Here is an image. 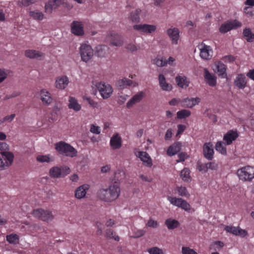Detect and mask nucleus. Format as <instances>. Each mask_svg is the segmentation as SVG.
Instances as JSON below:
<instances>
[{"instance_id":"obj_1","label":"nucleus","mask_w":254,"mask_h":254,"mask_svg":"<svg viewBox=\"0 0 254 254\" xmlns=\"http://www.w3.org/2000/svg\"><path fill=\"white\" fill-rule=\"evenodd\" d=\"M121 194L120 184L116 181L107 188L99 189L97 192L98 198L105 202H113L116 200Z\"/></svg>"},{"instance_id":"obj_2","label":"nucleus","mask_w":254,"mask_h":254,"mask_svg":"<svg viewBox=\"0 0 254 254\" xmlns=\"http://www.w3.org/2000/svg\"><path fill=\"white\" fill-rule=\"evenodd\" d=\"M55 148L60 154L71 158L76 156L77 154V151L73 147L64 141L57 143Z\"/></svg>"},{"instance_id":"obj_3","label":"nucleus","mask_w":254,"mask_h":254,"mask_svg":"<svg viewBox=\"0 0 254 254\" xmlns=\"http://www.w3.org/2000/svg\"><path fill=\"white\" fill-rule=\"evenodd\" d=\"M79 53L82 61L85 63L90 61L94 56V50L92 47L85 43L80 44Z\"/></svg>"},{"instance_id":"obj_4","label":"nucleus","mask_w":254,"mask_h":254,"mask_svg":"<svg viewBox=\"0 0 254 254\" xmlns=\"http://www.w3.org/2000/svg\"><path fill=\"white\" fill-rule=\"evenodd\" d=\"M237 175L243 181H251L254 178V167L251 166L243 167L237 171Z\"/></svg>"},{"instance_id":"obj_5","label":"nucleus","mask_w":254,"mask_h":254,"mask_svg":"<svg viewBox=\"0 0 254 254\" xmlns=\"http://www.w3.org/2000/svg\"><path fill=\"white\" fill-rule=\"evenodd\" d=\"M70 172L69 168L66 166H54L49 170V175L52 178H64Z\"/></svg>"},{"instance_id":"obj_6","label":"nucleus","mask_w":254,"mask_h":254,"mask_svg":"<svg viewBox=\"0 0 254 254\" xmlns=\"http://www.w3.org/2000/svg\"><path fill=\"white\" fill-rule=\"evenodd\" d=\"M32 214L35 218L43 221H50L54 218L52 211L47 209L45 210L42 208L34 209Z\"/></svg>"},{"instance_id":"obj_7","label":"nucleus","mask_w":254,"mask_h":254,"mask_svg":"<svg viewBox=\"0 0 254 254\" xmlns=\"http://www.w3.org/2000/svg\"><path fill=\"white\" fill-rule=\"evenodd\" d=\"M167 199L173 205L181 208L186 211H190L191 209L190 204L182 198L169 196L167 197Z\"/></svg>"},{"instance_id":"obj_8","label":"nucleus","mask_w":254,"mask_h":254,"mask_svg":"<svg viewBox=\"0 0 254 254\" xmlns=\"http://www.w3.org/2000/svg\"><path fill=\"white\" fill-rule=\"evenodd\" d=\"M198 48L200 52L199 56L202 59L208 61L212 58L213 52L212 48L210 46L201 43L198 46Z\"/></svg>"},{"instance_id":"obj_9","label":"nucleus","mask_w":254,"mask_h":254,"mask_svg":"<svg viewBox=\"0 0 254 254\" xmlns=\"http://www.w3.org/2000/svg\"><path fill=\"white\" fill-rule=\"evenodd\" d=\"M96 86L101 96L104 99L109 98L113 93L112 87L109 84L99 82L96 84Z\"/></svg>"},{"instance_id":"obj_10","label":"nucleus","mask_w":254,"mask_h":254,"mask_svg":"<svg viewBox=\"0 0 254 254\" xmlns=\"http://www.w3.org/2000/svg\"><path fill=\"white\" fill-rule=\"evenodd\" d=\"M166 33L171 40L172 45H178L180 38V31L179 28L171 26L166 30Z\"/></svg>"},{"instance_id":"obj_11","label":"nucleus","mask_w":254,"mask_h":254,"mask_svg":"<svg viewBox=\"0 0 254 254\" xmlns=\"http://www.w3.org/2000/svg\"><path fill=\"white\" fill-rule=\"evenodd\" d=\"M107 42L114 46L121 47L123 45L124 41L122 37L114 32H110L106 36Z\"/></svg>"},{"instance_id":"obj_12","label":"nucleus","mask_w":254,"mask_h":254,"mask_svg":"<svg viewBox=\"0 0 254 254\" xmlns=\"http://www.w3.org/2000/svg\"><path fill=\"white\" fill-rule=\"evenodd\" d=\"M71 33L77 36H82L84 35V26L82 22L74 20L70 24Z\"/></svg>"},{"instance_id":"obj_13","label":"nucleus","mask_w":254,"mask_h":254,"mask_svg":"<svg viewBox=\"0 0 254 254\" xmlns=\"http://www.w3.org/2000/svg\"><path fill=\"white\" fill-rule=\"evenodd\" d=\"M134 30L139 32L140 33L151 34L156 30V26L152 24H136L133 26Z\"/></svg>"},{"instance_id":"obj_14","label":"nucleus","mask_w":254,"mask_h":254,"mask_svg":"<svg viewBox=\"0 0 254 254\" xmlns=\"http://www.w3.org/2000/svg\"><path fill=\"white\" fill-rule=\"evenodd\" d=\"M241 26V23L237 20L227 21L222 24L219 28L221 33H226L230 30Z\"/></svg>"},{"instance_id":"obj_15","label":"nucleus","mask_w":254,"mask_h":254,"mask_svg":"<svg viewBox=\"0 0 254 254\" xmlns=\"http://www.w3.org/2000/svg\"><path fill=\"white\" fill-rule=\"evenodd\" d=\"M13 159V154H8L7 156H0V171L7 170L12 165Z\"/></svg>"},{"instance_id":"obj_16","label":"nucleus","mask_w":254,"mask_h":254,"mask_svg":"<svg viewBox=\"0 0 254 254\" xmlns=\"http://www.w3.org/2000/svg\"><path fill=\"white\" fill-rule=\"evenodd\" d=\"M69 83V78L67 76L61 75L56 78L55 86L57 89L62 90L67 86Z\"/></svg>"},{"instance_id":"obj_17","label":"nucleus","mask_w":254,"mask_h":254,"mask_svg":"<svg viewBox=\"0 0 254 254\" xmlns=\"http://www.w3.org/2000/svg\"><path fill=\"white\" fill-rule=\"evenodd\" d=\"M136 155L142 162L143 164L145 167L151 168L152 166V160L148 153L145 151H140L137 152Z\"/></svg>"},{"instance_id":"obj_18","label":"nucleus","mask_w":254,"mask_h":254,"mask_svg":"<svg viewBox=\"0 0 254 254\" xmlns=\"http://www.w3.org/2000/svg\"><path fill=\"white\" fill-rule=\"evenodd\" d=\"M215 68L214 71L221 78H226L227 66L222 61L216 62L214 64Z\"/></svg>"},{"instance_id":"obj_19","label":"nucleus","mask_w":254,"mask_h":254,"mask_svg":"<svg viewBox=\"0 0 254 254\" xmlns=\"http://www.w3.org/2000/svg\"><path fill=\"white\" fill-rule=\"evenodd\" d=\"M200 102V98H186L181 100V106L184 108H192L196 105H198Z\"/></svg>"},{"instance_id":"obj_20","label":"nucleus","mask_w":254,"mask_h":254,"mask_svg":"<svg viewBox=\"0 0 254 254\" xmlns=\"http://www.w3.org/2000/svg\"><path fill=\"white\" fill-rule=\"evenodd\" d=\"M225 230L228 233L242 237H245L248 234L246 230L242 229L239 227H236L232 226H227L225 228Z\"/></svg>"},{"instance_id":"obj_21","label":"nucleus","mask_w":254,"mask_h":254,"mask_svg":"<svg viewBox=\"0 0 254 254\" xmlns=\"http://www.w3.org/2000/svg\"><path fill=\"white\" fill-rule=\"evenodd\" d=\"M110 145L113 150L120 149L122 145V139L118 133L114 134L110 138Z\"/></svg>"},{"instance_id":"obj_22","label":"nucleus","mask_w":254,"mask_h":254,"mask_svg":"<svg viewBox=\"0 0 254 254\" xmlns=\"http://www.w3.org/2000/svg\"><path fill=\"white\" fill-rule=\"evenodd\" d=\"M41 100L44 105H50L52 101L53 98L51 94L46 89H42L40 91Z\"/></svg>"},{"instance_id":"obj_23","label":"nucleus","mask_w":254,"mask_h":254,"mask_svg":"<svg viewBox=\"0 0 254 254\" xmlns=\"http://www.w3.org/2000/svg\"><path fill=\"white\" fill-rule=\"evenodd\" d=\"M204 77L206 82L210 86L214 87L216 85V76L211 73L207 68L204 69Z\"/></svg>"},{"instance_id":"obj_24","label":"nucleus","mask_w":254,"mask_h":254,"mask_svg":"<svg viewBox=\"0 0 254 254\" xmlns=\"http://www.w3.org/2000/svg\"><path fill=\"white\" fill-rule=\"evenodd\" d=\"M204 156L209 160H211L213 158L214 150L211 143H205L203 147Z\"/></svg>"},{"instance_id":"obj_25","label":"nucleus","mask_w":254,"mask_h":254,"mask_svg":"<svg viewBox=\"0 0 254 254\" xmlns=\"http://www.w3.org/2000/svg\"><path fill=\"white\" fill-rule=\"evenodd\" d=\"M238 136L239 134L237 131L230 130L224 135L223 140L227 145H230Z\"/></svg>"},{"instance_id":"obj_26","label":"nucleus","mask_w":254,"mask_h":254,"mask_svg":"<svg viewBox=\"0 0 254 254\" xmlns=\"http://www.w3.org/2000/svg\"><path fill=\"white\" fill-rule=\"evenodd\" d=\"M89 189V186L84 184L78 187L75 191V197L78 199L84 198Z\"/></svg>"},{"instance_id":"obj_27","label":"nucleus","mask_w":254,"mask_h":254,"mask_svg":"<svg viewBox=\"0 0 254 254\" xmlns=\"http://www.w3.org/2000/svg\"><path fill=\"white\" fill-rule=\"evenodd\" d=\"M133 85L134 87L137 85L136 82L133 81L127 78H124L117 81L116 83L117 86L121 89L127 88L128 86Z\"/></svg>"},{"instance_id":"obj_28","label":"nucleus","mask_w":254,"mask_h":254,"mask_svg":"<svg viewBox=\"0 0 254 254\" xmlns=\"http://www.w3.org/2000/svg\"><path fill=\"white\" fill-rule=\"evenodd\" d=\"M28 13L30 18L36 21H40L45 18L44 14L38 9H30Z\"/></svg>"},{"instance_id":"obj_29","label":"nucleus","mask_w":254,"mask_h":254,"mask_svg":"<svg viewBox=\"0 0 254 254\" xmlns=\"http://www.w3.org/2000/svg\"><path fill=\"white\" fill-rule=\"evenodd\" d=\"M234 85L239 89H244L247 84L246 77L243 74H238L234 81Z\"/></svg>"},{"instance_id":"obj_30","label":"nucleus","mask_w":254,"mask_h":254,"mask_svg":"<svg viewBox=\"0 0 254 254\" xmlns=\"http://www.w3.org/2000/svg\"><path fill=\"white\" fill-rule=\"evenodd\" d=\"M144 93L142 91L139 92L134 95L127 104V108L132 107L133 105L139 103L143 98Z\"/></svg>"},{"instance_id":"obj_31","label":"nucleus","mask_w":254,"mask_h":254,"mask_svg":"<svg viewBox=\"0 0 254 254\" xmlns=\"http://www.w3.org/2000/svg\"><path fill=\"white\" fill-rule=\"evenodd\" d=\"M109 51V48L105 45H99L96 47L95 50V55L100 58L106 57Z\"/></svg>"},{"instance_id":"obj_32","label":"nucleus","mask_w":254,"mask_h":254,"mask_svg":"<svg viewBox=\"0 0 254 254\" xmlns=\"http://www.w3.org/2000/svg\"><path fill=\"white\" fill-rule=\"evenodd\" d=\"M175 81L178 86L182 88H187L190 84L189 79L185 76H177L175 78Z\"/></svg>"},{"instance_id":"obj_33","label":"nucleus","mask_w":254,"mask_h":254,"mask_svg":"<svg viewBox=\"0 0 254 254\" xmlns=\"http://www.w3.org/2000/svg\"><path fill=\"white\" fill-rule=\"evenodd\" d=\"M159 85L164 91H170L172 89L171 84L166 82L165 77L162 74H160L158 77Z\"/></svg>"},{"instance_id":"obj_34","label":"nucleus","mask_w":254,"mask_h":254,"mask_svg":"<svg viewBox=\"0 0 254 254\" xmlns=\"http://www.w3.org/2000/svg\"><path fill=\"white\" fill-rule=\"evenodd\" d=\"M25 55L29 59H40L43 57L44 54L38 51L34 50H27L25 51Z\"/></svg>"},{"instance_id":"obj_35","label":"nucleus","mask_w":254,"mask_h":254,"mask_svg":"<svg viewBox=\"0 0 254 254\" xmlns=\"http://www.w3.org/2000/svg\"><path fill=\"white\" fill-rule=\"evenodd\" d=\"M141 11V10L140 8H137L135 10L131 11L128 15V20L133 23L139 22L140 20L139 15Z\"/></svg>"},{"instance_id":"obj_36","label":"nucleus","mask_w":254,"mask_h":254,"mask_svg":"<svg viewBox=\"0 0 254 254\" xmlns=\"http://www.w3.org/2000/svg\"><path fill=\"white\" fill-rule=\"evenodd\" d=\"M68 102V107L69 109H72L76 112H78L81 110V107L75 98L69 97Z\"/></svg>"},{"instance_id":"obj_37","label":"nucleus","mask_w":254,"mask_h":254,"mask_svg":"<svg viewBox=\"0 0 254 254\" xmlns=\"http://www.w3.org/2000/svg\"><path fill=\"white\" fill-rule=\"evenodd\" d=\"M181 149V144L179 142L170 146L167 150V154L169 156H173L180 152Z\"/></svg>"},{"instance_id":"obj_38","label":"nucleus","mask_w":254,"mask_h":254,"mask_svg":"<svg viewBox=\"0 0 254 254\" xmlns=\"http://www.w3.org/2000/svg\"><path fill=\"white\" fill-rule=\"evenodd\" d=\"M36 160L40 163H50L53 162L55 158L50 154L39 155L37 156Z\"/></svg>"},{"instance_id":"obj_39","label":"nucleus","mask_w":254,"mask_h":254,"mask_svg":"<svg viewBox=\"0 0 254 254\" xmlns=\"http://www.w3.org/2000/svg\"><path fill=\"white\" fill-rule=\"evenodd\" d=\"M165 225L168 229L173 230L178 227L180 225V223L175 219L169 218L166 220Z\"/></svg>"},{"instance_id":"obj_40","label":"nucleus","mask_w":254,"mask_h":254,"mask_svg":"<svg viewBox=\"0 0 254 254\" xmlns=\"http://www.w3.org/2000/svg\"><path fill=\"white\" fill-rule=\"evenodd\" d=\"M226 145L225 142L218 141L215 145V149L221 154L226 155L227 154Z\"/></svg>"},{"instance_id":"obj_41","label":"nucleus","mask_w":254,"mask_h":254,"mask_svg":"<svg viewBox=\"0 0 254 254\" xmlns=\"http://www.w3.org/2000/svg\"><path fill=\"white\" fill-rule=\"evenodd\" d=\"M243 35L247 42H253L254 41V33L252 32L250 28L244 29Z\"/></svg>"},{"instance_id":"obj_42","label":"nucleus","mask_w":254,"mask_h":254,"mask_svg":"<svg viewBox=\"0 0 254 254\" xmlns=\"http://www.w3.org/2000/svg\"><path fill=\"white\" fill-rule=\"evenodd\" d=\"M180 177L185 182H189L191 180L190 171L187 168H185L180 172Z\"/></svg>"},{"instance_id":"obj_43","label":"nucleus","mask_w":254,"mask_h":254,"mask_svg":"<svg viewBox=\"0 0 254 254\" xmlns=\"http://www.w3.org/2000/svg\"><path fill=\"white\" fill-rule=\"evenodd\" d=\"M9 146L5 142H0V153L3 156H7L8 154H13L8 151Z\"/></svg>"},{"instance_id":"obj_44","label":"nucleus","mask_w":254,"mask_h":254,"mask_svg":"<svg viewBox=\"0 0 254 254\" xmlns=\"http://www.w3.org/2000/svg\"><path fill=\"white\" fill-rule=\"evenodd\" d=\"M176 190L178 192L180 196H185L186 197H188L190 196L189 192L185 187H177L176 188Z\"/></svg>"},{"instance_id":"obj_45","label":"nucleus","mask_w":254,"mask_h":254,"mask_svg":"<svg viewBox=\"0 0 254 254\" xmlns=\"http://www.w3.org/2000/svg\"><path fill=\"white\" fill-rule=\"evenodd\" d=\"M36 0H21L17 2V4L20 7H27L35 3Z\"/></svg>"},{"instance_id":"obj_46","label":"nucleus","mask_w":254,"mask_h":254,"mask_svg":"<svg viewBox=\"0 0 254 254\" xmlns=\"http://www.w3.org/2000/svg\"><path fill=\"white\" fill-rule=\"evenodd\" d=\"M105 236L107 238L110 239H113L117 241H119L120 240L119 237L116 235L115 233L112 229H107Z\"/></svg>"},{"instance_id":"obj_47","label":"nucleus","mask_w":254,"mask_h":254,"mask_svg":"<svg viewBox=\"0 0 254 254\" xmlns=\"http://www.w3.org/2000/svg\"><path fill=\"white\" fill-rule=\"evenodd\" d=\"M177 114L178 118L182 119L189 117L191 112L189 110L184 109L178 111Z\"/></svg>"},{"instance_id":"obj_48","label":"nucleus","mask_w":254,"mask_h":254,"mask_svg":"<svg viewBox=\"0 0 254 254\" xmlns=\"http://www.w3.org/2000/svg\"><path fill=\"white\" fill-rule=\"evenodd\" d=\"M154 64L158 67H162L167 65V62L163 58H156L154 60Z\"/></svg>"},{"instance_id":"obj_49","label":"nucleus","mask_w":254,"mask_h":254,"mask_svg":"<svg viewBox=\"0 0 254 254\" xmlns=\"http://www.w3.org/2000/svg\"><path fill=\"white\" fill-rule=\"evenodd\" d=\"M56 7L50 1H48V3L45 5V12L48 13H51L53 9H56Z\"/></svg>"},{"instance_id":"obj_50","label":"nucleus","mask_w":254,"mask_h":254,"mask_svg":"<svg viewBox=\"0 0 254 254\" xmlns=\"http://www.w3.org/2000/svg\"><path fill=\"white\" fill-rule=\"evenodd\" d=\"M6 240L10 244H15L18 240V237L16 234H11L6 236Z\"/></svg>"},{"instance_id":"obj_51","label":"nucleus","mask_w":254,"mask_h":254,"mask_svg":"<svg viewBox=\"0 0 254 254\" xmlns=\"http://www.w3.org/2000/svg\"><path fill=\"white\" fill-rule=\"evenodd\" d=\"M182 253L183 254H197L194 250L187 247H182Z\"/></svg>"},{"instance_id":"obj_52","label":"nucleus","mask_w":254,"mask_h":254,"mask_svg":"<svg viewBox=\"0 0 254 254\" xmlns=\"http://www.w3.org/2000/svg\"><path fill=\"white\" fill-rule=\"evenodd\" d=\"M146 231L142 229L136 230L133 232V235L132 236L134 238H138L143 236Z\"/></svg>"},{"instance_id":"obj_53","label":"nucleus","mask_w":254,"mask_h":254,"mask_svg":"<svg viewBox=\"0 0 254 254\" xmlns=\"http://www.w3.org/2000/svg\"><path fill=\"white\" fill-rule=\"evenodd\" d=\"M150 254H163L161 249L158 247H153L148 250Z\"/></svg>"},{"instance_id":"obj_54","label":"nucleus","mask_w":254,"mask_h":254,"mask_svg":"<svg viewBox=\"0 0 254 254\" xmlns=\"http://www.w3.org/2000/svg\"><path fill=\"white\" fill-rule=\"evenodd\" d=\"M90 131L93 133L99 134L100 133L101 130L99 127L92 124L90 126Z\"/></svg>"},{"instance_id":"obj_55","label":"nucleus","mask_w":254,"mask_h":254,"mask_svg":"<svg viewBox=\"0 0 254 254\" xmlns=\"http://www.w3.org/2000/svg\"><path fill=\"white\" fill-rule=\"evenodd\" d=\"M147 227L151 228H157L158 226L157 222L153 219H150L146 224Z\"/></svg>"},{"instance_id":"obj_56","label":"nucleus","mask_w":254,"mask_h":254,"mask_svg":"<svg viewBox=\"0 0 254 254\" xmlns=\"http://www.w3.org/2000/svg\"><path fill=\"white\" fill-rule=\"evenodd\" d=\"M235 60V58L232 55H227L221 58V60L225 63H231L234 61Z\"/></svg>"},{"instance_id":"obj_57","label":"nucleus","mask_w":254,"mask_h":254,"mask_svg":"<svg viewBox=\"0 0 254 254\" xmlns=\"http://www.w3.org/2000/svg\"><path fill=\"white\" fill-rule=\"evenodd\" d=\"M126 48L131 52L136 51L138 49V47L134 43L128 44Z\"/></svg>"},{"instance_id":"obj_58","label":"nucleus","mask_w":254,"mask_h":254,"mask_svg":"<svg viewBox=\"0 0 254 254\" xmlns=\"http://www.w3.org/2000/svg\"><path fill=\"white\" fill-rule=\"evenodd\" d=\"M84 99L86 100L88 102V104L93 108H97L98 103L96 102L88 97L84 98Z\"/></svg>"},{"instance_id":"obj_59","label":"nucleus","mask_w":254,"mask_h":254,"mask_svg":"<svg viewBox=\"0 0 254 254\" xmlns=\"http://www.w3.org/2000/svg\"><path fill=\"white\" fill-rule=\"evenodd\" d=\"M21 94L20 92L19 91H14L11 94L7 95L5 97V99L7 100L10 98L16 97L19 95H20Z\"/></svg>"},{"instance_id":"obj_60","label":"nucleus","mask_w":254,"mask_h":254,"mask_svg":"<svg viewBox=\"0 0 254 254\" xmlns=\"http://www.w3.org/2000/svg\"><path fill=\"white\" fill-rule=\"evenodd\" d=\"M208 170L210 169L212 170H215L218 168V165L215 162H208L206 163Z\"/></svg>"},{"instance_id":"obj_61","label":"nucleus","mask_w":254,"mask_h":254,"mask_svg":"<svg viewBox=\"0 0 254 254\" xmlns=\"http://www.w3.org/2000/svg\"><path fill=\"white\" fill-rule=\"evenodd\" d=\"M7 73L3 69H0V83L7 77Z\"/></svg>"},{"instance_id":"obj_62","label":"nucleus","mask_w":254,"mask_h":254,"mask_svg":"<svg viewBox=\"0 0 254 254\" xmlns=\"http://www.w3.org/2000/svg\"><path fill=\"white\" fill-rule=\"evenodd\" d=\"M57 8L63 2L64 0H49Z\"/></svg>"},{"instance_id":"obj_63","label":"nucleus","mask_w":254,"mask_h":254,"mask_svg":"<svg viewBox=\"0 0 254 254\" xmlns=\"http://www.w3.org/2000/svg\"><path fill=\"white\" fill-rule=\"evenodd\" d=\"M15 114H12L10 115H8L3 118V121H6L8 122H11L15 118Z\"/></svg>"},{"instance_id":"obj_64","label":"nucleus","mask_w":254,"mask_h":254,"mask_svg":"<svg viewBox=\"0 0 254 254\" xmlns=\"http://www.w3.org/2000/svg\"><path fill=\"white\" fill-rule=\"evenodd\" d=\"M188 157L187 154L185 153H181L179 155V159L177 160V162H183Z\"/></svg>"}]
</instances>
